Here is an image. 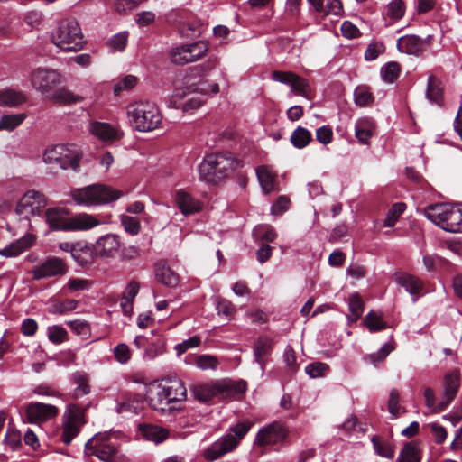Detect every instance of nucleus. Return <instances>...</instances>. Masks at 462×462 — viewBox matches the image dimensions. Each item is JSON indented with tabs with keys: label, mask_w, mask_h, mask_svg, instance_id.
<instances>
[{
	"label": "nucleus",
	"mask_w": 462,
	"mask_h": 462,
	"mask_svg": "<svg viewBox=\"0 0 462 462\" xmlns=\"http://www.w3.org/2000/svg\"><path fill=\"white\" fill-rule=\"evenodd\" d=\"M256 175L259 183L265 193H269L275 189V174L268 166H260L256 170Z\"/></svg>",
	"instance_id": "obj_36"
},
{
	"label": "nucleus",
	"mask_w": 462,
	"mask_h": 462,
	"mask_svg": "<svg viewBox=\"0 0 462 462\" xmlns=\"http://www.w3.org/2000/svg\"><path fill=\"white\" fill-rule=\"evenodd\" d=\"M123 245L119 235L108 233L99 236L92 245V254L102 260H112L119 255Z\"/></svg>",
	"instance_id": "obj_13"
},
{
	"label": "nucleus",
	"mask_w": 462,
	"mask_h": 462,
	"mask_svg": "<svg viewBox=\"0 0 462 462\" xmlns=\"http://www.w3.org/2000/svg\"><path fill=\"white\" fill-rule=\"evenodd\" d=\"M216 310L218 315H223L227 319H230L236 312L235 306L226 299L217 300Z\"/></svg>",
	"instance_id": "obj_52"
},
{
	"label": "nucleus",
	"mask_w": 462,
	"mask_h": 462,
	"mask_svg": "<svg viewBox=\"0 0 462 462\" xmlns=\"http://www.w3.org/2000/svg\"><path fill=\"white\" fill-rule=\"evenodd\" d=\"M155 276L160 282L169 287H175L179 283L178 274L163 263L155 264Z\"/></svg>",
	"instance_id": "obj_31"
},
{
	"label": "nucleus",
	"mask_w": 462,
	"mask_h": 462,
	"mask_svg": "<svg viewBox=\"0 0 462 462\" xmlns=\"http://www.w3.org/2000/svg\"><path fill=\"white\" fill-rule=\"evenodd\" d=\"M400 75V66L397 62H389L381 69V76L385 82L393 83Z\"/></svg>",
	"instance_id": "obj_47"
},
{
	"label": "nucleus",
	"mask_w": 462,
	"mask_h": 462,
	"mask_svg": "<svg viewBox=\"0 0 462 462\" xmlns=\"http://www.w3.org/2000/svg\"><path fill=\"white\" fill-rule=\"evenodd\" d=\"M140 431L145 439L152 441L156 444L164 441L169 435L167 430L157 425H142L140 426Z\"/></svg>",
	"instance_id": "obj_33"
},
{
	"label": "nucleus",
	"mask_w": 462,
	"mask_h": 462,
	"mask_svg": "<svg viewBox=\"0 0 462 462\" xmlns=\"http://www.w3.org/2000/svg\"><path fill=\"white\" fill-rule=\"evenodd\" d=\"M316 138L320 143H322L324 145L330 143L333 139L332 129L327 125L319 127L316 130Z\"/></svg>",
	"instance_id": "obj_61"
},
{
	"label": "nucleus",
	"mask_w": 462,
	"mask_h": 462,
	"mask_svg": "<svg viewBox=\"0 0 462 462\" xmlns=\"http://www.w3.org/2000/svg\"><path fill=\"white\" fill-rule=\"evenodd\" d=\"M126 115L132 127L139 132L156 129L162 119L157 106L149 101H135L129 104L126 107Z\"/></svg>",
	"instance_id": "obj_4"
},
{
	"label": "nucleus",
	"mask_w": 462,
	"mask_h": 462,
	"mask_svg": "<svg viewBox=\"0 0 462 462\" xmlns=\"http://www.w3.org/2000/svg\"><path fill=\"white\" fill-rule=\"evenodd\" d=\"M434 439L436 444H442L448 436L446 429L438 423H430L427 426Z\"/></svg>",
	"instance_id": "obj_58"
},
{
	"label": "nucleus",
	"mask_w": 462,
	"mask_h": 462,
	"mask_svg": "<svg viewBox=\"0 0 462 462\" xmlns=\"http://www.w3.org/2000/svg\"><path fill=\"white\" fill-rule=\"evenodd\" d=\"M127 33L125 32H120L113 36L110 41L109 44L115 51H122L127 43Z\"/></svg>",
	"instance_id": "obj_64"
},
{
	"label": "nucleus",
	"mask_w": 462,
	"mask_h": 462,
	"mask_svg": "<svg viewBox=\"0 0 462 462\" xmlns=\"http://www.w3.org/2000/svg\"><path fill=\"white\" fill-rule=\"evenodd\" d=\"M230 156L224 153L207 155L199 165V178L209 183H217L236 166Z\"/></svg>",
	"instance_id": "obj_5"
},
{
	"label": "nucleus",
	"mask_w": 462,
	"mask_h": 462,
	"mask_svg": "<svg viewBox=\"0 0 462 462\" xmlns=\"http://www.w3.org/2000/svg\"><path fill=\"white\" fill-rule=\"evenodd\" d=\"M208 50V43L203 41L182 44L171 50V60L174 64L185 65L189 62H195L204 57Z\"/></svg>",
	"instance_id": "obj_14"
},
{
	"label": "nucleus",
	"mask_w": 462,
	"mask_h": 462,
	"mask_svg": "<svg viewBox=\"0 0 462 462\" xmlns=\"http://www.w3.org/2000/svg\"><path fill=\"white\" fill-rule=\"evenodd\" d=\"M242 391L240 384L227 380L198 384L192 388L194 397L204 402H208L214 397L227 398Z\"/></svg>",
	"instance_id": "obj_9"
},
{
	"label": "nucleus",
	"mask_w": 462,
	"mask_h": 462,
	"mask_svg": "<svg viewBox=\"0 0 462 462\" xmlns=\"http://www.w3.org/2000/svg\"><path fill=\"white\" fill-rule=\"evenodd\" d=\"M355 103L359 106H365L373 102L371 92L365 87H358L354 92Z\"/></svg>",
	"instance_id": "obj_50"
},
{
	"label": "nucleus",
	"mask_w": 462,
	"mask_h": 462,
	"mask_svg": "<svg viewBox=\"0 0 462 462\" xmlns=\"http://www.w3.org/2000/svg\"><path fill=\"white\" fill-rule=\"evenodd\" d=\"M287 431L283 424L273 422L261 429L255 438V444L260 446L275 444L286 437Z\"/></svg>",
	"instance_id": "obj_19"
},
{
	"label": "nucleus",
	"mask_w": 462,
	"mask_h": 462,
	"mask_svg": "<svg viewBox=\"0 0 462 462\" xmlns=\"http://www.w3.org/2000/svg\"><path fill=\"white\" fill-rule=\"evenodd\" d=\"M51 42L60 50L77 52L83 49L86 41L78 21L74 18L60 20L51 35Z\"/></svg>",
	"instance_id": "obj_2"
},
{
	"label": "nucleus",
	"mask_w": 462,
	"mask_h": 462,
	"mask_svg": "<svg viewBox=\"0 0 462 462\" xmlns=\"http://www.w3.org/2000/svg\"><path fill=\"white\" fill-rule=\"evenodd\" d=\"M375 125L373 119L365 117L359 119L355 125V135L361 143H368L373 135Z\"/></svg>",
	"instance_id": "obj_30"
},
{
	"label": "nucleus",
	"mask_w": 462,
	"mask_h": 462,
	"mask_svg": "<svg viewBox=\"0 0 462 462\" xmlns=\"http://www.w3.org/2000/svg\"><path fill=\"white\" fill-rule=\"evenodd\" d=\"M114 356L116 360L120 364H126L131 358V351L126 344H118L114 348Z\"/></svg>",
	"instance_id": "obj_57"
},
{
	"label": "nucleus",
	"mask_w": 462,
	"mask_h": 462,
	"mask_svg": "<svg viewBox=\"0 0 462 462\" xmlns=\"http://www.w3.org/2000/svg\"><path fill=\"white\" fill-rule=\"evenodd\" d=\"M27 100L24 92L14 89L0 90V105L8 106H17Z\"/></svg>",
	"instance_id": "obj_34"
},
{
	"label": "nucleus",
	"mask_w": 462,
	"mask_h": 462,
	"mask_svg": "<svg viewBox=\"0 0 462 462\" xmlns=\"http://www.w3.org/2000/svg\"><path fill=\"white\" fill-rule=\"evenodd\" d=\"M68 267L66 263L58 257H49L31 271L33 280H42L52 276L66 274Z\"/></svg>",
	"instance_id": "obj_15"
},
{
	"label": "nucleus",
	"mask_w": 462,
	"mask_h": 462,
	"mask_svg": "<svg viewBox=\"0 0 462 462\" xmlns=\"http://www.w3.org/2000/svg\"><path fill=\"white\" fill-rule=\"evenodd\" d=\"M163 389L169 390L165 393L168 397V402L171 405L180 406V404L186 400L187 390L184 383L179 380L174 379L165 383H162Z\"/></svg>",
	"instance_id": "obj_24"
},
{
	"label": "nucleus",
	"mask_w": 462,
	"mask_h": 462,
	"mask_svg": "<svg viewBox=\"0 0 462 462\" xmlns=\"http://www.w3.org/2000/svg\"><path fill=\"white\" fill-rule=\"evenodd\" d=\"M175 200L183 215L194 214L201 209V203L184 190L177 191Z\"/></svg>",
	"instance_id": "obj_26"
},
{
	"label": "nucleus",
	"mask_w": 462,
	"mask_h": 462,
	"mask_svg": "<svg viewBox=\"0 0 462 462\" xmlns=\"http://www.w3.org/2000/svg\"><path fill=\"white\" fill-rule=\"evenodd\" d=\"M68 210L62 207L49 208L45 210L43 217L51 229L67 231Z\"/></svg>",
	"instance_id": "obj_23"
},
{
	"label": "nucleus",
	"mask_w": 462,
	"mask_h": 462,
	"mask_svg": "<svg viewBox=\"0 0 462 462\" xmlns=\"http://www.w3.org/2000/svg\"><path fill=\"white\" fill-rule=\"evenodd\" d=\"M195 365L201 370H216L218 365V360L211 355H200L195 358Z\"/></svg>",
	"instance_id": "obj_48"
},
{
	"label": "nucleus",
	"mask_w": 462,
	"mask_h": 462,
	"mask_svg": "<svg viewBox=\"0 0 462 462\" xmlns=\"http://www.w3.org/2000/svg\"><path fill=\"white\" fill-rule=\"evenodd\" d=\"M253 422L241 421L230 428L231 433L220 438L211 444L205 451L204 457L208 461H214L221 456L232 451L239 444L240 440L249 431Z\"/></svg>",
	"instance_id": "obj_6"
},
{
	"label": "nucleus",
	"mask_w": 462,
	"mask_h": 462,
	"mask_svg": "<svg viewBox=\"0 0 462 462\" xmlns=\"http://www.w3.org/2000/svg\"><path fill=\"white\" fill-rule=\"evenodd\" d=\"M101 224L94 215L79 213L68 218L67 231H88Z\"/></svg>",
	"instance_id": "obj_22"
},
{
	"label": "nucleus",
	"mask_w": 462,
	"mask_h": 462,
	"mask_svg": "<svg viewBox=\"0 0 462 462\" xmlns=\"http://www.w3.org/2000/svg\"><path fill=\"white\" fill-rule=\"evenodd\" d=\"M459 388V378L456 372L449 373L445 377L444 382V393L442 400L438 404L437 408L434 409V413H439L449 405L452 400L455 398L457 390Z\"/></svg>",
	"instance_id": "obj_21"
},
{
	"label": "nucleus",
	"mask_w": 462,
	"mask_h": 462,
	"mask_svg": "<svg viewBox=\"0 0 462 462\" xmlns=\"http://www.w3.org/2000/svg\"><path fill=\"white\" fill-rule=\"evenodd\" d=\"M25 114L5 115L0 118V131H11L20 125L25 119Z\"/></svg>",
	"instance_id": "obj_41"
},
{
	"label": "nucleus",
	"mask_w": 462,
	"mask_h": 462,
	"mask_svg": "<svg viewBox=\"0 0 462 462\" xmlns=\"http://www.w3.org/2000/svg\"><path fill=\"white\" fill-rule=\"evenodd\" d=\"M349 310L351 312V319L357 320L363 313V301L362 299L355 294L349 298Z\"/></svg>",
	"instance_id": "obj_51"
},
{
	"label": "nucleus",
	"mask_w": 462,
	"mask_h": 462,
	"mask_svg": "<svg viewBox=\"0 0 462 462\" xmlns=\"http://www.w3.org/2000/svg\"><path fill=\"white\" fill-rule=\"evenodd\" d=\"M89 132L103 142H115L124 136V132L119 126L106 122H91Z\"/></svg>",
	"instance_id": "obj_20"
},
{
	"label": "nucleus",
	"mask_w": 462,
	"mask_h": 462,
	"mask_svg": "<svg viewBox=\"0 0 462 462\" xmlns=\"http://www.w3.org/2000/svg\"><path fill=\"white\" fill-rule=\"evenodd\" d=\"M81 153L74 144H56L49 147L43 153V162L55 164L60 169H72L79 171Z\"/></svg>",
	"instance_id": "obj_7"
},
{
	"label": "nucleus",
	"mask_w": 462,
	"mask_h": 462,
	"mask_svg": "<svg viewBox=\"0 0 462 462\" xmlns=\"http://www.w3.org/2000/svg\"><path fill=\"white\" fill-rule=\"evenodd\" d=\"M58 413L59 409L56 406L42 402H31L25 408L27 421L38 425L54 419Z\"/></svg>",
	"instance_id": "obj_17"
},
{
	"label": "nucleus",
	"mask_w": 462,
	"mask_h": 462,
	"mask_svg": "<svg viewBox=\"0 0 462 462\" xmlns=\"http://www.w3.org/2000/svg\"><path fill=\"white\" fill-rule=\"evenodd\" d=\"M85 410L78 405H69L63 414L61 440L69 445L78 436L85 424Z\"/></svg>",
	"instance_id": "obj_10"
},
{
	"label": "nucleus",
	"mask_w": 462,
	"mask_h": 462,
	"mask_svg": "<svg viewBox=\"0 0 462 462\" xmlns=\"http://www.w3.org/2000/svg\"><path fill=\"white\" fill-rule=\"evenodd\" d=\"M91 282L87 279L70 278L63 289H68L70 292L87 291L90 288Z\"/></svg>",
	"instance_id": "obj_54"
},
{
	"label": "nucleus",
	"mask_w": 462,
	"mask_h": 462,
	"mask_svg": "<svg viewBox=\"0 0 462 462\" xmlns=\"http://www.w3.org/2000/svg\"><path fill=\"white\" fill-rule=\"evenodd\" d=\"M4 442L10 447L12 450H17L22 447L21 434L17 430H9L5 434Z\"/></svg>",
	"instance_id": "obj_59"
},
{
	"label": "nucleus",
	"mask_w": 462,
	"mask_h": 462,
	"mask_svg": "<svg viewBox=\"0 0 462 462\" xmlns=\"http://www.w3.org/2000/svg\"><path fill=\"white\" fill-rule=\"evenodd\" d=\"M426 96L431 103H435L439 106L442 105L443 96L440 82L433 76H430L428 79Z\"/></svg>",
	"instance_id": "obj_37"
},
{
	"label": "nucleus",
	"mask_w": 462,
	"mask_h": 462,
	"mask_svg": "<svg viewBox=\"0 0 462 462\" xmlns=\"http://www.w3.org/2000/svg\"><path fill=\"white\" fill-rule=\"evenodd\" d=\"M272 348V340L268 337H260L254 346V357L256 362L263 365V358Z\"/></svg>",
	"instance_id": "obj_42"
},
{
	"label": "nucleus",
	"mask_w": 462,
	"mask_h": 462,
	"mask_svg": "<svg viewBox=\"0 0 462 462\" xmlns=\"http://www.w3.org/2000/svg\"><path fill=\"white\" fill-rule=\"evenodd\" d=\"M122 195V191L100 183L74 188L69 192L74 204L83 208L105 206L116 201Z\"/></svg>",
	"instance_id": "obj_1"
},
{
	"label": "nucleus",
	"mask_w": 462,
	"mask_h": 462,
	"mask_svg": "<svg viewBox=\"0 0 462 462\" xmlns=\"http://www.w3.org/2000/svg\"><path fill=\"white\" fill-rule=\"evenodd\" d=\"M365 323L370 332L380 331L386 328V323L383 320L381 314L374 311L366 315Z\"/></svg>",
	"instance_id": "obj_43"
},
{
	"label": "nucleus",
	"mask_w": 462,
	"mask_h": 462,
	"mask_svg": "<svg viewBox=\"0 0 462 462\" xmlns=\"http://www.w3.org/2000/svg\"><path fill=\"white\" fill-rule=\"evenodd\" d=\"M397 48L401 52L418 55L422 51L423 42L415 35H406L398 40Z\"/></svg>",
	"instance_id": "obj_28"
},
{
	"label": "nucleus",
	"mask_w": 462,
	"mask_h": 462,
	"mask_svg": "<svg viewBox=\"0 0 462 462\" xmlns=\"http://www.w3.org/2000/svg\"><path fill=\"white\" fill-rule=\"evenodd\" d=\"M393 349L389 344H384L376 353L365 356V359L376 365L378 362L383 361Z\"/></svg>",
	"instance_id": "obj_60"
},
{
	"label": "nucleus",
	"mask_w": 462,
	"mask_h": 462,
	"mask_svg": "<svg viewBox=\"0 0 462 462\" xmlns=\"http://www.w3.org/2000/svg\"><path fill=\"white\" fill-rule=\"evenodd\" d=\"M32 244L33 237L27 235L0 250V254L5 257H15L26 251Z\"/></svg>",
	"instance_id": "obj_27"
},
{
	"label": "nucleus",
	"mask_w": 462,
	"mask_h": 462,
	"mask_svg": "<svg viewBox=\"0 0 462 462\" xmlns=\"http://www.w3.org/2000/svg\"><path fill=\"white\" fill-rule=\"evenodd\" d=\"M405 13V5L402 0H392L386 7V15L392 20L401 19Z\"/></svg>",
	"instance_id": "obj_46"
},
{
	"label": "nucleus",
	"mask_w": 462,
	"mask_h": 462,
	"mask_svg": "<svg viewBox=\"0 0 462 462\" xmlns=\"http://www.w3.org/2000/svg\"><path fill=\"white\" fill-rule=\"evenodd\" d=\"M421 450L417 441L407 442L397 459V462H420Z\"/></svg>",
	"instance_id": "obj_35"
},
{
	"label": "nucleus",
	"mask_w": 462,
	"mask_h": 462,
	"mask_svg": "<svg viewBox=\"0 0 462 462\" xmlns=\"http://www.w3.org/2000/svg\"><path fill=\"white\" fill-rule=\"evenodd\" d=\"M273 81L289 85L295 95L307 96L309 84L303 78L293 72L274 70L271 74Z\"/></svg>",
	"instance_id": "obj_18"
},
{
	"label": "nucleus",
	"mask_w": 462,
	"mask_h": 462,
	"mask_svg": "<svg viewBox=\"0 0 462 462\" xmlns=\"http://www.w3.org/2000/svg\"><path fill=\"white\" fill-rule=\"evenodd\" d=\"M120 222L122 226L124 227V230L132 236L137 235L141 230L140 221L138 218L134 217H130L128 215H121Z\"/></svg>",
	"instance_id": "obj_45"
},
{
	"label": "nucleus",
	"mask_w": 462,
	"mask_h": 462,
	"mask_svg": "<svg viewBox=\"0 0 462 462\" xmlns=\"http://www.w3.org/2000/svg\"><path fill=\"white\" fill-rule=\"evenodd\" d=\"M397 283L405 289L412 297L413 301H416L423 294L424 284L414 275L402 273L397 278Z\"/></svg>",
	"instance_id": "obj_25"
},
{
	"label": "nucleus",
	"mask_w": 462,
	"mask_h": 462,
	"mask_svg": "<svg viewBox=\"0 0 462 462\" xmlns=\"http://www.w3.org/2000/svg\"><path fill=\"white\" fill-rule=\"evenodd\" d=\"M311 140V133L302 126H298L291 135V143L298 149L306 147Z\"/></svg>",
	"instance_id": "obj_38"
},
{
	"label": "nucleus",
	"mask_w": 462,
	"mask_h": 462,
	"mask_svg": "<svg viewBox=\"0 0 462 462\" xmlns=\"http://www.w3.org/2000/svg\"><path fill=\"white\" fill-rule=\"evenodd\" d=\"M62 77L55 69L38 68L31 73L32 88L43 95L47 99L54 91V88L61 83Z\"/></svg>",
	"instance_id": "obj_11"
},
{
	"label": "nucleus",
	"mask_w": 462,
	"mask_h": 462,
	"mask_svg": "<svg viewBox=\"0 0 462 462\" xmlns=\"http://www.w3.org/2000/svg\"><path fill=\"white\" fill-rule=\"evenodd\" d=\"M371 440L377 455L387 458L394 457V446L391 442L383 441L376 436H374Z\"/></svg>",
	"instance_id": "obj_39"
},
{
	"label": "nucleus",
	"mask_w": 462,
	"mask_h": 462,
	"mask_svg": "<svg viewBox=\"0 0 462 462\" xmlns=\"http://www.w3.org/2000/svg\"><path fill=\"white\" fill-rule=\"evenodd\" d=\"M405 208L406 206L404 203H395L393 205L387 212L383 226L393 227L400 216L404 212Z\"/></svg>",
	"instance_id": "obj_44"
},
{
	"label": "nucleus",
	"mask_w": 462,
	"mask_h": 462,
	"mask_svg": "<svg viewBox=\"0 0 462 462\" xmlns=\"http://www.w3.org/2000/svg\"><path fill=\"white\" fill-rule=\"evenodd\" d=\"M384 51V46L380 42L370 43L365 50V58L366 60H375L381 53Z\"/></svg>",
	"instance_id": "obj_62"
},
{
	"label": "nucleus",
	"mask_w": 462,
	"mask_h": 462,
	"mask_svg": "<svg viewBox=\"0 0 462 462\" xmlns=\"http://www.w3.org/2000/svg\"><path fill=\"white\" fill-rule=\"evenodd\" d=\"M423 215L445 231H462V204H431L424 208Z\"/></svg>",
	"instance_id": "obj_3"
},
{
	"label": "nucleus",
	"mask_w": 462,
	"mask_h": 462,
	"mask_svg": "<svg viewBox=\"0 0 462 462\" xmlns=\"http://www.w3.org/2000/svg\"><path fill=\"white\" fill-rule=\"evenodd\" d=\"M328 370V365L321 362L311 363L305 367L306 374L311 378L324 376Z\"/></svg>",
	"instance_id": "obj_53"
},
{
	"label": "nucleus",
	"mask_w": 462,
	"mask_h": 462,
	"mask_svg": "<svg viewBox=\"0 0 462 462\" xmlns=\"http://www.w3.org/2000/svg\"><path fill=\"white\" fill-rule=\"evenodd\" d=\"M70 382L76 385L73 390L75 398H79L90 393L89 375L84 371H76L70 375Z\"/></svg>",
	"instance_id": "obj_29"
},
{
	"label": "nucleus",
	"mask_w": 462,
	"mask_h": 462,
	"mask_svg": "<svg viewBox=\"0 0 462 462\" xmlns=\"http://www.w3.org/2000/svg\"><path fill=\"white\" fill-rule=\"evenodd\" d=\"M253 236L257 241L273 242L277 236L274 228L269 225H260L254 228Z\"/></svg>",
	"instance_id": "obj_40"
},
{
	"label": "nucleus",
	"mask_w": 462,
	"mask_h": 462,
	"mask_svg": "<svg viewBox=\"0 0 462 462\" xmlns=\"http://www.w3.org/2000/svg\"><path fill=\"white\" fill-rule=\"evenodd\" d=\"M46 205V197L39 191L31 189L25 192L17 202L15 213L25 218L41 217Z\"/></svg>",
	"instance_id": "obj_12"
},
{
	"label": "nucleus",
	"mask_w": 462,
	"mask_h": 462,
	"mask_svg": "<svg viewBox=\"0 0 462 462\" xmlns=\"http://www.w3.org/2000/svg\"><path fill=\"white\" fill-rule=\"evenodd\" d=\"M200 343V338L198 336H194L187 340L182 341L181 343L177 344L174 346V349L177 352V355L180 356L187 352L189 349L198 347Z\"/></svg>",
	"instance_id": "obj_56"
},
{
	"label": "nucleus",
	"mask_w": 462,
	"mask_h": 462,
	"mask_svg": "<svg viewBox=\"0 0 462 462\" xmlns=\"http://www.w3.org/2000/svg\"><path fill=\"white\" fill-rule=\"evenodd\" d=\"M122 261H132L139 257L140 250L135 245H122L121 252L119 254Z\"/></svg>",
	"instance_id": "obj_63"
},
{
	"label": "nucleus",
	"mask_w": 462,
	"mask_h": 462,
	"mask_svg": "<svg viewBox=\"0 0 462 462\" xmlns=\"http://www.w3.org/2000/svg\"><path fill=\"white\" fill-rule=\"evenodd\" d=\"M400 395L397 390L393 389L390 392L388 401V411L393 419H396L403 411V409L399 404Z\"/></svg>",
	"instance_id": "obj_49"
},
{
	"label": "nucleus",
	"mask_w": 462,
	"mask_h": 462,
	"mask_svg": "<svg viewBox=\"0 0 462 462\" xmlns=\"http://www.w3.org/2000/svg\"><path fill=\"white\" fill-rule=\"evenodd\" d=\"M167 390L163 389L162 383H153L150 384L147 390V400L149 405L162 414L180 410L179 406L171 405L165 393Z\"/></svg>",
	"instance_id": "obj_16"
},
{
	"label": "nucleus",
	"mask_w": 462,
	"mask_h": 462,
	"mask_svg": "<svg viewBox=\"0 0 462 462\" xmlns=\"http://www.w3.org/2000/svg\"><path fill=\"white\" fill-rule=\"evenodd\" d=\"M48 338L55 344L62 343L67 339V331L58 325L49 327Z\"/></svg>",
	"instance_id": "obj_55"
},
{
	"label": "nucleus",
	"mask_w": 462,
	"mask_h": 462,
	"mask_svg": "<svg viewBox=\"0 0 462 462\" xmlns=\"http://www.w3.org/2000/svg\"><path fill=\"white\" fill-rule=\"evenodd\" d=\"M48 99L62 105H71L83 101L84 97L80 95L74 94L66 88H60L54 90L51 95L49 96Z\"/></svg>",
	"instance_id": "obj_32"
},
{
	"label": "nucleus",
	"mask_w": 462,
	"mask_h": 462,
	"mask_svg": "<svg viewBox=\"0 0 462 462\" xmlns=\"http://www.w3.org/2000/svg\"><path fill=\"white\" fill-rule=\"evenodd\" d=\"M87 455L95 456L105 462H118L120 454L116 438L108 432L97 433L85 444Z\"/></svg>",
	"instance_id": "obj_8"
}]
</instances>
